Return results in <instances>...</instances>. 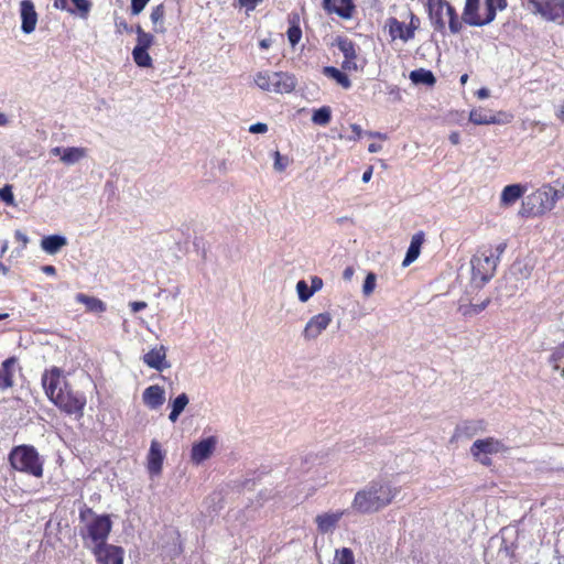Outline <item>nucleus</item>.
Returning <instances> with one entry per match:
<instances>
[{
    "instance_id": "2eb2a0df",
    "label": "nucleus",
    "mask_w": 564,
    "mask_h": 564,
    "mask_svg": "<svg viewBox=\"0 0 564 564\" xmlns=\"http://www.w3.org/2000/svg\"><path fill=\"white\" fill-rule=\"evenodd\" d=\"M346 514V510L327 511L315 517L317 530L322 534L333 533L339 521Z\"/></svg>"
},
{
    "instance_id": "49530a36",
    "label": "nucleus",
    "mask_w": 564,
    "mask_h": 564,
    "mask_svg": "<svg viewBox=\"0 0 564 564\" xmlns=\"http://www.w3.org/2000/svg\"><path fill=\"white\" fill-rule=\"evenodd\" d=\"M274 158V169L279 172H283L289 165V159L286 156H282L279 151H275L273 154Z\"/></svg>"
},
{
    "instance_id": "5fc2aeb1",
    "label": "nucleus",
    "mask_w": 564,
    "mask_h": 564,
    "mask_svg": "<svg viewBox=\"0 0 564 564\" xmlns=\"http://www.w3.org/2000/svg\"><path fill=\"white\" fill-rule=\"evenodd\" d=\"M129 305L133 313L140 312L147 307V303L143 301H134L131 302Z\"/></svg>"
},
{
    "instance_id": "0eeeda50",
    "label": "nucleus",
    "mask_w": 564,
    "mask_h": 564,
    "mask_svg": "<svg viewBox=\"0 0 564 564\" xmlns=\"http://www.w3.org/2000/svg\"><path fill=\"white\" fill-rule=\"evenodd\" d=\"M9 463L14 470L28 474L35 478L43 476L44 460L32 445H19L9 453Z\"/></svg>"
},
{
    "instance_id": "f3484780",
    "label": "nucleus",
    "mask_w": 564,
    "mask_h": 564,
    "mask_svg": "<svg viewBox=\"0 0 564 564\" xmlns=\"http://www.w3.org/2000/svg\"><path fill=\"white\" fill-rule=\"evenodd\" d=\"M323 8L328 13H335L345 20L351 19L356 10L352 0H323Z\"/></svg>"
},
{
    "instance_id": "774afa93",
    "label": "nucleus",
    "mask_w": 564,
    "mask_h": 564,
    "mask_svg": "<svg viewBox=\"0 0 564 564\" xmlns=\"http://www.w3.org/2000/svg\"><path fill=\"white\" fill-rule=\"evenodd\" d=\"M8 123V119L4 113L0 112V126H6Z\"/></svg>"
},
{
    "instance_id": "20e7f679",
    "label": "nucleus",
    "mask_w": 564,
    "mask_h": 564,
    "mask_svg": "<svg viewBox=\"0 0 564 564\" xmlns=\"http://www.w3.org/2000/svg\"><path fill=\"white\" fill-rule=\"evenodd\" d=\"M506 249V241L498 243L495 248L481 246L477 249L470 260L471 282L476 286L481 288L494 278L499 259Z\"/></svg>"
},
{
    "instance_id": "a878e982",
    "label": "nucleus",
    "mask_w": 564,
    "mask_h": 564,
    "mask_svg": "<svg viewBox=\"0 0 564 564\" xmlns=\"http://www.w3.org/2000/svg\"><path fill=\"white\" fill-rule=\"evenodd\" d=\"M323 74L326 77L335 80L344 89H349L351 87V80L349 79L346 72L343 69H338L335 66H325L323 68Z\"/></svg>"
},
{
    "instance_id": "3c124183",
    "label": "nucleus",
    "mask_w": 564,
    "mask_h": 564,
    "mask_svg": "<svg viewBox=\"0 0 564 564\" xmlns=\"http://www.w3.org/2000/svg\"><path fill=\"white\" fill-rule=\"evenodd\" d=\"M263 0H238V6L247 11H253L256 7Z\"/></svg>"
},
{
    "instance_id": "c9c22d12",
    "label": "nucleus",
    "mask_w": 564,
    "mask_h": 564,
    "mask_svg": "<svg viewBox=\"0 0 564 564\" xmlns=\"http://www.w3.org/2000/svg\"><path fill=\"white\" fill-rule=\"evenodd\" d=\"M332 119V110L328 106H323L315 110L312 116V121L318 126H327Z\"/></svg>"
},
{
    "instance_id": "ddd939ff",
    "label": "nucleus",
    "mask_w": 564,
    "mask_h": 564,
    "mask_svg": "<svg viewBox=\"0 0 564 564\" xmlns=\"http://www.w3.org/2000/svg\"><path fill=\"white\" fill-rule=\"evenodd\" d=\"M98 564H123L124 551L120 546L106 544L93 549Z\"/></svg>"
},
{
    "instance_id": "f03ea898",
    "label": "nucleus",
    "mask_w": 564,
    "mask_h": 564,
    "mask_svg": "<svg viewBox=\"0 0 564 564\" xmlns=\"http://www.w3.org/2000/svg\"><path fill=\"white\" fill-rule=\"evenodd\" d=\"M400 488L388 479H376L356 492L351 508L360 513H373L387 506L399 495Z\"/></svg>"
},
{
    "instance_id": "79ce46f5",
    "label": "nucleus",
    "mask_w": 564,
    "mask_h": 564,
    "mask_svg": "<svg viewBox=\"0 0 564 564\" xmlns=\"http://www.w3.org/2000/svg\"><path fill=\"white\" fill-rule=\"evenodd\" d=\"M296 291L302 302H306L314 294V290H311L304 280L297 282Z\"/></svg>"
},
{
    "instance_id": "9d476101",
    "label": "nucleus",
    "mask_w": 564,
    "mask_h": 564,
    "mask_svg": "<svg viewBox=\"0 0 564 564\" xmlns=\"http://www.w3.org/2000/svg\"><path fill=\"white\" fill-rule=\"evenodd\" d=\"M344 56L341 69L345 72H359L366 65V59L360 55V46L347 36H337L334 43Z\"/></svg>"
},
{
    "instance_id": "f8f14e48",
    "label": "nucleus",
    "mask_w": 564,
    "mask_h": 564,
    "mask_svg": "<svg viewBox=\"0 0 564 564\" xmlns=\"http://www.w3.org/2000/svg\"><path fill=\"white\" fill-rule=\"evenodd\" d=\"M505 449L506 446L503 443L496 438L488 437L475 441L470 447V454L481 464L488 465L490 463L488 455L497 454Z\"/></svg>"
},
{
    "instance_id": "9b49d317",
    "label": "nucleus",
    "mask_w": 564,
    "mask_h": 564,
    "mask_svg": "<svg viewBox=\"0 0 564 564\" xmlns=\"http://www.w3.org/2000/svg\"><path fill=\"white\" fill-rule=\"evenodd\" d=\"M421 28V19L412 11L409 12V22L399 21L395 17H390L386 21L390 40L393 42L400 40L406 43L415 37V32Z\"/></svg>"
},
{
    "instance_id": "69168bd1",
    "label": "nucleus",
    "mask_w": 564,
    "mask_h": 564,
    "mask_svg": "<svg viewBox=\"0 0 564 564\" xmlns=\"http://www.w3.org/2000/svg\"><path fill=\"white\" fill-rule=\"evenodd\" d=\"M556 117L564 122V102L557 109Z\"/></svg>"
},
{
    "instance_id": "8fccbe9b",
    "label": "nucleus",
    "mask_w": 564,
    "mask_h": 564,
    "mask_svg": "<svg viewBox=\"0 0 564 564\" xmlns=\"http://www.w3.org/2000/svg\"><path fill=\"white\" fill-rule=\"evenodd\" d=\"M14 239L17 242L20 243V249L21 250H24L29 243V238L28 236L22 232L21 230H15L14 231Z\"/></svg>"
},
{
    "instance_id": "39448f33",
    "label": "nucleus",
    "mask_w": 564,
    "mask_h": 564,
    "mask_svg": "<svg viewBox=\"0 0 564 564\" xmlns=\"http://www.w3.org/2000/svg\"><path fill=\"white\" fill-rule=\"evenodd\" d=\"M79 520L83 524L79 534L86 547L93 551L94 547L107 544L106 541L112 525L108 516H99L90 508H83L79 512Z\"/></svg>"
},
{
    "instance_id": "dca6fc26",
    "label": "nucleus",
    "mask_w": 564,
    "mask_h": 564,
    "mask_svg": "<svg viewBox=\"0 0 564 564\" xmlns=\"http://www.w3.org/2000/svg\"><path fill=\"white\" fill-rule=\"evenodd\" d=\"M332 323L329 313H319L314 315L307 322L303 335L306 339H314L324 332Z\"/></svg>"
},
{
    "instance_id": "1a4fd4ad",
    "label": "nucleus",
    "mask_w": 564,
    "mask_h": 564,
    "mask_svg": "<svg viewBox=\"0 0 564 564\" xmlns=\"http://www.w3.org/2000/svg\"><path fill=\"white\" fill-rule=\"evenodd\" d=\"M560 199L555 187L545 185L527 197L524 213L529 216H541L552 210Z\"/></svg>"
},
{
    "instance_id": "0e129e2a",
    "label": "nucleus",
    "mask_w": 564,
    "mask_h": 564,
    "mask_svg": "<svg viewBox=\"0 0 564 564\" xmlns=\"http://www.w3.org/2000/svg\"><path fill=\"white\" fill-rule=\"evenodd\" d=\"M381 150V145L378 144V143H370L369 147H368V151L370 153H377Z\"/></svg>"
},
{
    "instance_id": "a19ab883",
    "label": "nucleus",
    "mask_w": 564,
    "mask_h": 564,
    "mask_svg": "<svg viewBox=\"0 0 564 564\" xmlns=\"http://www.w3.org/2000/svg\"><path fill=\"white\" fill-rule=\"evenodd\" d=\"M334 564H355L352 551L348 547L336 551Z\"/></svg>"
},
{
    "instance_id": "13d9d810",
    "label": "nucleus",
    "mask_w": 564,
    "mask_h": 564,
    "mask_svg": "<svg viewBox=\"0 0 564 564\" xmlns=\"http://www.w3.org/2000/svg\"><path fill=\"white\" fill-rule=\"evenodd\" d=\"M448 139L451 141L452 144L454 145H457L459 144L460 142V135H459V132L457 131H453L449 135H448Z\"/></svg>"
},
{
    "instance_id": "c85d7f7f",
    "label": "nucleus",
    "mask_w": 564,
    "mask_h": 564,
    "mask_svg": "<svg viewBox=\"0 0 564 564\" xmlns=\"http://www.w3.org/2000/svg\"><path fill=\"white\" fill-rule=\"evenodd\" d=\"M490 300L486 299L480 304H459L457 311L464 317H471L474 315H478L479 313H481L488 306Z\"/></svg>"
},
{
    "instance_id": "423d86ee",
    "label": "nucleus",
    "mask_w": 564,
    "mask_h": 564,
    "mask_svg": "<svg viewBox=\"0 0 564 564\" xmlns=\"http://www.w3.org/2000/svg\"><path fill=\"white\" fill-rule=\"evenodd\" d=\"M507 7L508 0H465L463 20L469 26L482 28L492 23L498 12Z\"/></svg>"
},
{
    "instance_id": "6ab92c4d",
    "label": "nucleus",
    "mask_w": 564,
    "mask_h": 564,
    "mask_svg": "<svg viewBox=\"0 0 564 564\" xmlns=\"http://www.w3.org/2000/svg\"><path fill=\"white\" fill-rule=\"evenodd\" d=\"M165 454L161 448V444L153 440L148 454V470L151 475H159L162 470V465Z\"/></svg>"
},
{
    "instance_id": "4c0bfd02",
    "label": "nucleus",
    "mask_w": 564,
    "mask_h": 564,
    "mask_svg": "<svg viewBox=\"0 0 564 564\" xmlns=\"http://www.w3.org/2000/svg\"><path fill=\"white\" fill-rule=\"evenodd\" d=\"M86 155V151L83 148H67L64 150L62 161L65 163H75Z\"/></svg>"
},
{
    "instance_id": "bb28decb",
    "label": "nucleus",
    "mask_w": 564,
    "mask_h": 564,
    "mask_svg": "<svg viewBox=\"0 0 564 564\" xmlns=\"http://www.w3.org/2000/svg\"><path fill=\"white\" fill-rule=\"evenodd\" d=\"M469 121L474 124H495L500 121L496 118V116L489 113L488 111L481 108H474L469 112Z\"/></svg>"
},
{
    "instance_id": "680f3d73",
    "label": "nucleus",
    "mask_w": 564,
    "mask_h": 564,
    "mask_svg": "<svg viewBox=\"0 0 564 564\" xmlns=\"http://www.w3.org/2000/svg\"><path fill=\"white\" fill-rule=\"evenodd\" d=\"M373 167L369 166L362 174V182L368 183L371 180Z\"/></svg>"
},
{
    "instance_id": "393cba45",
    "label": "nucleus",
    "mask_w": 564,
    "mask_h": 564,
    "mask_svg": "<svg viewBox=\"0 0 564 564\" xmlns=\"http://www.w3.org/2000/svg\"><path fill=\"white\" fill-rule=\"evenodd\" d=\"M525 192V187L521 184L507 185L501 192V204L512 205L514 204Z\"/></svg>"
},
{
    "instance_id": "6e6d98bb",
    "label": "nucleus",
    "mask_w": 564,
    "mask_h": 564,
    "mask_svg": "<svg viewBox=\"0 0 564 564\" xmlns=\"http://www.w3.org/2000/svg\"><path fill=\"white\" fill-rule=\"evenodd\" d=\"M350 129L354 133V137L351 138L352 140H359L362 137V129L359 124L351 123Z\"/></svg>"
},
{
    "instance_id": "e2e57ef3",
    "label": "nucleus",
    "mask_w": 564,
    "mask_h": 564,
    "mask_svg": "<svg viewBox=\"0 0 564 564\" xmlns=\"http://www.w3.org/2000/svg\"><path fill=\"white\" fill-rule=\"evenodd\" d=\"M271 46V40L270 39H263L259 42V47L261 50H268Z\"/></svg>"
},
{
    "instance_id": "f257e3e1",
    "label": "nucleus",
    "mask_w": 564,
    "mask_h": 564,
    "mask_svg": "<svg viewBox=\"0 0 564 564\" xmlns=\"http://www.w3.org/2000/svg\"><path fill=\"white\" fill-rule=\"evenodd\" d=\"M42 386L50 401L59 410L69 415H83L86 397L68 387L63 372L58 368H53L42 376Z\"/></svg>"
},
{
    "instance_id": "7ed1b4c3",
    "label": "nucleus",
    "mask_w": 564,
    "mask_h": 564,
    "mask_svg": "<svg viewBox=\"0 0 564 564\" xmlns=\"http://www.w3.org/2000/svg\"><path fill=\"white\" fill-rule=\"evenodd\" d=\"M426 11L433 30L443 35L459 34L466 24L463 14L447 0H426Z\"/></svg>"
},
{
    "instance_id": "c03bdc74",
    "label": "nucleus",
    "mask_w": 564,
    "mask_h": 564,
    "mask_svg": "<svg viewBox=\"0 0 564 564\" xmlns=\"http://www.w3.org/2000/svg\"><path fill=\"white\" fill-rule=\"evenodd\" d=\"M376 288V274L370 272L367 274L364 285H362V292L366 296H369Z\"/></svg>"
},
{
    "instance_id": "338daca9",
    "label": "nucleus",
    "mask_w": 564,
    "mask_h": 564,
    "mask_svg": "<svg viewBox=\"0 0 564 564\" xmlns=\"http://www.w3.org/2000/svg\"><path fill=\"white\" fill-rule=\"evenodd\" d=\"M8 247H9V243H8V241H7V240H4V241L2 242V246H1V252H0V253H1V256H3V254L6 253V251L8 250Z\"/></svg>"
},
{
    "instance_id": "4468645a",
    "label": "nucleus",
    "mask_w": 564,
    "mask_h": 564,
    "mask_svg": "<svg viewBox=\"0 0 564 564\" xmlns=\"http://www.w3.org/2000/svg\"><path fill=\"white\" fill-rule=\"evenodd\" d=\"M217 437H206L192 446L191 459L195 465H199L208 459L216 449Z\"/></svg>"
},
{
    "instance_id": "052dcab7",
    "label": "nucleus",
    "mask_w": 564,
    "mask_h": 564,
    "mask_svg": "<svg viewBox=\"0 0 564 564\" xmlns=\"http://www.w3.org/2000/svg\"><path fill=\"white\" fill-rule=\"evenodd\" d=\"M42 272H44L47 275H55L56 274V269H55L54 265L46 264V265L42 267Z\"/></svg>"
},
{
    "instance_id": "a211bd4d",
    "label": "nucleus",
    "mask_w": 564,
    "mask_h": 564,
    "mask_svg": "<svg viewBox=\"0 0 564 564\" xmlns=\"http://www.w3.org/2000/svg\"><path fill=\"white\" fill-rule=\"evenodd\" d=\"M21 29L24 33L30 34L35 30L37 23V13L31 0L21 1Z\"/></svg>"
},
{
    "instance_id": "ea45409f",
    "label": "nucleus",
    "mask_w": 564,
    "mask_h": 564,
    "mask_svg": "<svg viewBox=\"0 0 564 564\" xmlns=\"http://www.w3.org/2000/svg\"><path fill=\"white\" fill-rule=\"evenodd\" d=\"M70 4H73V10H76V14H78L83 19H86L88 17L91 9L90 0H72Z\"/></svg>"
},
{
    "instance_id": "4be33fe9",
    "label": "nucleus",
    "mask_w": 564,
    "mask_h": 564,
    "mask_svg": "<svg viewBox=\"0 0 564 564\" xmlns=\"http://www.w3.org/2000/svg\"><path fill=\"white\" fill-rule=\"evenodd\" d=\"M76 302L86 306L87 312L104 313L107 310L106 303L95 296H89L85 293H77L75 296Z\"/></svg>"
},
{
    "instance_id": "f704fd0d",
    "label": "nucleus",
    "mask_w": 564,
    "mask_h": 564,
    "mask_svg": "<svg viewBox=\"0 0 564 564\" xmlns=\"http://www.w3.org/2000/svg\"><path fill=\"white\" fill-rule=\"evenodd\" d=\"M165 15V8L163 4H159L154 7L151 11L150 19L154 24L155 32H164V28L162 26L163 20Z\"/></svg>"
},
{
    "instance_id": "aec40b11",
    "label": "nucleus",
    "mask_w": 564,
    "mask_h": 564,
    "mask_svg": "<svg viewBox=\"0 0 564 564\" xmlns=\"http://www.w3.org/2000/svg\"><path fill=\"white\" fill-rule=\"evenodd\" d=\"M142 400L148 408L156 410L165 402L164 389L158 384L150 386L143 391Z\"/></svg>"
},
{
    "instance_id": "e433bc0d",
    "label": "nucleus",
    "mask_w": 564,
    "mask_h": 564,
    "mask_svg": "<svg viewBox=\"0 0 564 564\" xmlns=\"http://www.w3.org/2000/svg\"><path fill=\"white\" fill-rule=\"evenodd\" d=\"M132 57L134 63L139 67H152V57L148 53V50L142 48H133L132 51Z\"/></svg>"
},
{
    "instance_id": "a18cd8bd",
    "label": "nucleus",
    "mask_w": 564,
    "mask_h": 564,
    "mask_svg": "<svg viewBox=\"0 0 564 564\" xmlns=\"http://www.w3.org/2000/svg\"><path fill=\"white\" fill-rule=\"evenodd\" d=\"M0 199L4 202L9 206H14V196L12 193V186L11 185H4L0 189Z\"/></svg>"
},
{
    "instance_id": "bf43d9fd",
    "label": "nucleus",
    "mask_w": 564,
    "mask_h": 564,
    "mask_svg": "<svg viewBox=\"0 0 564 564\" xmlns=\"http://www.w3.org/2000/svg\"><path fill=\"white\" fill-rule=\"evenodd\" d=\"M555 184L558 187V188H555V191L557 192V195L561 199L562 197H564V181L562 182L561 180H556Z\"/></svg>"
},
{
    "instance_id": "c756f323",
    "label": "nucleus",
    "mask_w": 564,
    "mask_h": 564,
    "mask_svg": "<svg viewBox=\"0 0 564 564\" xmlns=\"http://www.w3.org/2000/svg\"><path fill=\"white\" fill-rule=\"evenodd\" d=\"M188 404V397L185 393H181L175 398L172 402V411L169 415L171 422H176L181 413L184 411L186 405Z\"/></svg>"
},
{
    "instance_id": "de8ad7c7",
    "label": "nucleus",
    "mask_w": 564,
    "mask_h": 564,
    "mask_svg": "<svg viewBox=\"0 0 564 564\" xmlns=\"http://www.w3.org/2000/svg\"><path fill=\"white\" fill-rule=\"evenodd\" d=\"M72 0H54V7L62 11H67L70 14H76V10H73L70 6Z\"/></svg>"
},
{
    "instance_id": "473e14b6",
    "label": "nucleus",
    "mask_w": 564,
    "mask_h": 564,
    "mask_svg": "<svg viewBox=\"0 0 564 564\" xmlns=\"http://www.w3.org/2000/svg\"><path fill=\"white\" fill-rule=\"evenodd\" d=\"M166 355H143V361L149 367L162 371L170 367L165 359Z\"/></svg>"
},
{
    "instance_id": "412c9836",
    "label": "nucleus",
    "mask_w": 564,
    "mask_h": 564,
    "mask_svg": "<svg viewBox=\"0 0 564 564\" xmlns=\"http://www.w3.org/2000/svg\"><path fill=\"white\" fill-rule=\"evenodd\" d=\"M423 242H424V232L423 231H419L415 235H413L410 246L408 248L406 254L402 262L403 267L410 265L412 262H414L419 258Z\"/></svg>"
},
{
    "instance_id": "2f4dec72",
    "label": "nucleus",
    "mask_w": 564,
    "mask_h": 564,
    "mask_svg": "<svg viewBox=\"0 0 564 564\" xmlns=\"http://www.w3.org/2000/svg\"><path fill=\"white\" fill-rule=\"evenodd\" d=\"M484 430V422L482 421H467L464 422L460 426L457 427L456 433L457 435H466V436H473L478 431Z\"/></svg>"
},
{
    "instance_id": "b1692460",
    "label": "nucleus",
    "mask_w": 564,
    "mask_h": 564,
    "mask_svg": "<svg viewBox=\"0 0 564 564\" xmlns=\"http://www.w3.org/2000/svg\"><path fill=\"white\" fill-rule=\"evenodd\" d=\"M66 245V238L59 235L46 236L41 240L42 249L50 254H55Z\"/></svg>"
},
{
    "instance_id": "864d4df0",
    "label": "nucleus",
    "mask_w": 564,
    "mask_h": 564,
    "mask_svg": "<svg viewBox=\"0 0 564 564\" xmlns=\"http://www.w3.org/2000/svg\"><path fill=\"white\" fill-rule=\"evenodd\" d=\"M563 355H551L549 362L554 370H558L561 368Z\"/></svg>"
},
{
    "instance_id": "4d7b16f0",
    "label": "nucleus",
    "mask_w": 564,
    "mask_h": 564,
    "mask_svg": "<svg viewBox=\"0 0 564 564\" xmlns=\"http://www.w3.org/2000/svg\"><path fill=\"white\" fill-rule=\"evenodd\" d=\"M311 282V290H314V293L323 286V280L318 276H314Z\"/></svg>"
},
{
    "instance_id": "cd10ccee",
    "label": "nucleus",
    "mask_w": 564,
    "mask_h": 564,
    "mask_svg": "<svg viewBox=\"0 0 564 564\" xmlns=\"http://www.w3.org/2000/svg\"><path fill=\"white\" fill-rule=\"evenodd\" d=\"M410 79L414 84H424L426 86H434L436 78L434 74L425 68H417L410 73Z\"/></svg>"
},
{
    "instance_id": "603ef678",
    "label": "nucleus",
    "mask_w": 564,
    "mask_h": 564,
    "mask_svg": "<svg viewBox=\"0 0 564 564\" xmlns=\"http://www.w3.org/2000/svg\"><path fill=\"white\" fill-rule=\"evenodd\" d=\"M249 131L251 133H264L268 131V126L265 123L258 122L250 126Z\"/></svg>"
},
{
    "instance_id": "58836bf2",
    "label": "nucleus",
    "mask_w": 564,
    "mask_h": 564,
    "mask_svg": "<svg viewBox=\"0 0 564 564\" xmlns=\"http://www.w3.org/2000/svg\"><path fill=\"white\" fill-rule=\"evenodd\" d=\"M323 458H324V456H321L318 454L308 453L305 456L300 458V463H301L300 467L303 471H308L313 466L321 464Z\"/></svg>"
},
{
    "instance_id": "5701e85b",
    "label": "nucleus",
    "mask_w": 564,
    "mask_h": 564,
    "mask_svg": "<svg viewBox=\"0 0 564 564\" xmlns=\"http://www.w3.org/2000/svg\"><path fill=\"white\" fill-rule=\"evenodd\" d=\"M15 358L4 360L0 366V389H7L13 384Z\"/></svg>"
},
{
    "instance_id": "7c9ffc66",
    "label": "nucleus",
    "mask_w": 564,
    "mask_h": 564,
    "mask_svg": "<svg viewBox=\"0 0 564 564\" xmlns=\"http://www.w3.org/2000/svg\"><path fill=\"white\" fill-rule=\"evenodd\" d=\"M134 32L137 33V45L134 48L149 50L153 45V34L145 32L141 25H137Z\"/></svg>"
},
{
    "instance_id": "37998d69",
    "label": "nucleus",
    "mask_w": 564,
    "mask_h": 564,
    "mask_svg": "<svg viewBox=\"0 0 564 564\" xmlns=\"http://www.w3.org/2000/svg\"><path fill=\"white\" fill-rule=\"evenodd\" d=\"M115 29L116 33L119 35H122L123 33H131L134 31V29L131 25H129V23L122 17H115Z\"/></svg>"
},
{
    "instance_id": "72a5a7b5",
    "label": "nucleus",
    "mask_w": 564,
    "mask_h": 564,
    "mask_svg": "<svg viewBox=\"0 0 564 564\" xmlns=\"http://www.w3.org/2000/svg\"><path fill=\"white\" fill-rule=\"evenodd\" d=\"M297 21H299L297 15H294L292 20L290 19L291 25L286 32L289 42L292 46H295L296 44H299V42L302 39V30H301Z\"/></svg>"
},
{
    "instance_id": "6e6552de",
    "label": "nucleus",
    "mask_w": 564,
    "mask_h": 564,
    "mask_svg": "<svg viewBox=\"0 0 564 564\" xmlns=\"http://www.w3.org/2000/svg\"><path fill=\"white\" fill-rule=\"evenodd\" d=\"M254 83L260 89L275 94H289L296 87V78L286 72H258Z\"/></svg>"
},
{
    "instance_id": "09e8293b",
    "label": "nucleus",
    "mask_w": 564,
    "mask_h": 564,
    "mask_svg": "<svg viewBox=\"0 0 564 564\" xmlns=\"http://www.w3.org/2000/svg\"><path fill=\"white\" fill-rule=\"evenodd\" d=\"M150 0H131V13L138 15L142 12Z\"/></svg>"
}]
</instances>
